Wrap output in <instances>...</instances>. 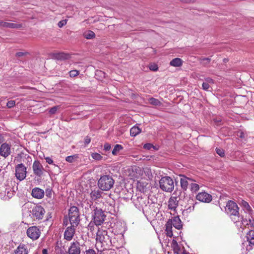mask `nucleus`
I'll list each match as a JSON object with an SVG mask.
<instances>
[{"mask_svg":"<svg viewBox=\"0 0 254 254\" xmlns=\"http://www.w3.org/2000/svg\"><path fill=\"white\" fill-rule=\"evenodd\" d=\"M225 210L226 212L231 216L234 223L239 222L242 219V217L239 215V207L233 201L229 200L227 202Z\"/></svg>","mask_w":254,"mask_h":254,"instance_id":"f257e3e1","label":"nucleus"},{"mask_svg":"<svg viewBox=\"0 0 254 254\" xmlns=\"http://www.w3.org/2000/svg\"><path fill=\"white\" fill-rule=\"evenodd\" d=\"M115 181L110 175H103L98 180V185L102 190H109L113 188Z\"/></svg>","mask_w":254,"mask_h":254,"instance_id":"f03ea898","label":"nucleus"},{"mask_svg":"<svg viewBox=\"0 0 254 254\" xmlns=\"http://www.w3.org/2000/svg\"><path fill=\"white\" fill-rule=\"evenodd\" d=\"M160 189L166 192H171L174 188L173 180L170 177H162L159 181Z\"/></svg>","mask_w":254,"mask_h":254,"instance_id":"7ed1b4c3","label":"nucleus"},{"mask_svg":"<svg viewBox=\"0 0 254 254\" xmlns=\"http://www.w3.org/2000/svg\"><path fill=\"white\" fill-rule=\"evenodd\" d=\"M68 216L71 225L73 227L77 226L80 221L78 208L74 206L71 207L69 210Z\"/></svg>","mask_w":254,"mask_h":254,"instance_id":"20e7f679","label":"nucleus"},{"mask_svg":"<svg viewBox=\"0 0 254 254\" xmlns=\"http://www.w3.org/2000/svg\"><path fill=\"white\" fill-rule=\"evenodd\" d=\"M106 216L102 209L95 207L93 210V217L95 224L100 226L105 221Z\"/></svg>","mask_w":254,"mask_h":254,"instance_id":"39448f33","label":"nucleus"},{"mask_svg":"<svg viewBox=\"0 0 254 254\" xmlns=\"http://www.w3.org/2000/svg\"><path fill=\"white\" fill-rule=\"evenodd\" d=\"M13 194L14 191L8 183L0 186V197L1 198L8 199L13 196Z\"/></svg>","mask_w":254,"mask_h":254,"instance_id":"423d86ee","label":"nucleus"},{"mask_svg":"<svg viewBox=\"0 0 254 254\" xmlns=\"http://www.w3.org/2000/svg\"><path fill=\"white\" fill-rule=\"evenodd\" d=\"M45 209L40 205L34 206L30 211V216L34 219L40 220L43 218Z\"/></svg>","mask_w":254,"mask_h":254,"instance_id":"0eeeda50","label":"nucleus"},{"mask_svg":"<svg viewBox=\"0 0 254 254\" xmlns=\"http://www.w3.org/2000/svg\"><path fill=\"white\" fill-rule=\"evenodd\" d=\"M132 202L134 206L138 209H143L149 203L147 198L145 196L135 195L132 198Z\"/></svg>","mask_w":254,"mask_h":254,"instance_id":"6e6552de","label":"nucleus"},{"mask_svg":"<svg viewBox=\"0 0 254 254\" xmlns=\"http://www.w3.org/2000/svg\"><path fill=\"white\" fill-rule=\"evenodd\" d=\"M26 167L22 163L15 166V177L19 181L23 180L26 177Z\"/></svg>","mask_w":254,"mask_h":254,"instance_id":"1a4fd4ad","label":"nucleus"},{"mask_svg":"<svg viewBox=\"0 0 254 254\" xmlns=\"http://www.w3.org/2000/svg\"><path fill=\"white\" fill-rule=\"evenodd\" d=\"M26 234L29 238L34 241L40 237L41 231L37 226H31L27 230Z\"/></svg>","mask_w":254,"mask_h":254,"instance_id":"9d476101","label":"nucleus"},{"mask_svg":"<svg viewBox=\"0 0 254 254\" xmlns=\"http://www.w3.org/2000/svg\"><path fill=\"white\" fill-rule=\"evenodd\" d=\"M11 153V145L7 143H2L0 146V156L6 158Z\"/></svg>","mask_w":254,"mask_h":254,"instance_id":"9b49d317","label":"nucleus"},{"mask_svg":"<svg viewBox=\"0 0 254 254\" xmlns=\"http://www.w3.org/2000/svg\"><path fill=\"white\" fill-rule=\"evenodd\" d=\"M33 173L38 177H41L43 174L44 168L39 161H35L32 165Z\"/></svg>","mask_w":254,"mask_h":254,"instance_id":"f8f14e48","label":"nucleus"},{"mask_svg":"<svg viewBox=\"0 0 254 254\" xmlns=\"http://www.w3.org/2000/svg\"><path fill=\"white\" fill-rule=\"evenodd\" d=\"M197 200L205 203H209L212 200V196L210 194L203 191L199 192L196 196Z\"/></svg>","mask_w":254,"mask_h":254,"instance_id":"ddd939ff","label":"nucleus"},{"mask_svg":"<svg viewBox=\"0 0 254 254\" xmlns=\"http://www.w3.org/2000/svg\"><path fill=\"white\" fill-rule=\"evenodd\" d=\"M68 254H80L81 250L79 243L74 242L71 243L68 250Z\"/></svg>","mask_w":254,"mask_h":254,"instance_id":"4468645a","label":"nucleus"},{"mask_svg":"<svg viewBox=\"0 0 254 254\" xmlns=\"http://www.w3.org/2000/svg\"><path fill=\"white\" fill-rule=\"evenodd\" d=\"M180 177L181 187L183 190H186L188 186H190V183L192 182V179L184 175H181Z\"/></svg>","mask_w":254,"mask_h":254,"instance_id":"2eb2a0df","label":"nucleus"},{"mask_svg":"<svg viewBox=\"0 0 254 254\" xmlns=\"http://www.w3.org/2000/svg\"><path fill=\"white\" fill-rule=\"evenodd\" d=\"M71 225L70 227H68L65 230L64 233V238L67 241H70L72 240L74 234H75V228Z\"/></svg>","mask_w":254,"mask_h":254,"instance_id":"dca6fc26","label":"nucleus"},{"mask_svg":"<svg viewBox=\"0 0 254 254\" xmlns=\"http://www.w3.org/2000/svg\"><path fill=\"white\" fill-rule=\"evenodd\" d=\"M167 222H170L172 226L177 229L179 230L182 228V221L178 216L174 217L172 219L168 220Z\"/></svg>","mask_w":254,"mask_h":254,"instance_id":"f3484780","label":"nucleus"},{"mask_svg":"<svg viewBox=\"0 0 254 254\" xmlns=\"http://www.w3.org/2000/svg\"><path fill=\"white\" fill-rule=\"evenodd\" d=\"M31 195L34 198L41 199L44 196V191L39 188H35L32 190Z\"/></svg>","mask_w":254,"mask_h":254,"instance_id":"a211bd4d","label":"nucleus"},{"mask_svg":"<svg viewBox=\"0 0 254 254\" xmlns=\"http://www.w3.org/2000/svg\"><path fill=\"white\" fill-rule=\"evenodd\" d=\"M179 200L175 196H171L168 201V208L170 210H175L178 205Z\"/></svg>","mask_w":254,"mask_h":254,"instance_id":"6ab92c4d","label":"nucleus"},{"mask_svg":"<svg viewBox=\"0 0 254 254\" xmlns=\"http://www.w3.org/2000/svg\"><path fill=\"white\" fill-rule=\"evenodd\" d=\"M28 246L25 244L19 245L14 250L15 254H28Z\"/></svg>","mask_w":254,"mask_h":254,"instance_id":"aec40b11","label":"nucleus"},{"mask_svg":"<svg viewBox=\"0 0 254 254\" xmlns=\"http://www.w3.org/2000/svg\"><path fill=\"white\" fill-rule=\"evenodd\" d=\"M0 26L8 28H19L22 27V25L17 23L1 21L0 22Z\"/></svg>","mask_w":254,"mask_h":254,"instance_id":"412c9836","label":"nucleus"},{"mask_svg":"<svg viewBox=\"0 0 254 254\" xmlns=\"http://www.w3.org/2000/svg\"><path fill=\"white\" fill-rule=\"evenodd\" d=\"M102 193L103 192L99 189L94 190L90 193V198L92 201H95L101 198Z\"/></svg>","mask_w":254,"mask_h":254,"instance_id":"4be33fe9","label":"nucleus"},{"mask_svg":"<svg viewBox=\"0 0 254 254\" xmlns=\"http://www.w3.org/2000/svg\"><path fill=\"white\" fill-rule=\"evenodd\" d=\"M107 232L106 231L98 230L97 232L96 240L101 243H103L105 240V236L107 235Z\"/></svg>","mask_w":254,"mask_h":254,"instance_id":"5701e85b","label":"nucleus"},{"mask_svg":"<svg viewBox=\"0 0 254 254\" xmlns=\"http://www.w3.org/2000/svg\"><path fill=\"white\" fill-rule=\"evenodd\" d=\"M55 59L58 60H64L69 58V55L64 53H57L53 55Z\"/></svg>","mask_w":254,"mask_h":254,"instance_id":"b1692460","label":"nucleus"},{"mask_svg":"<svg viewBox=\"0 0 254 254\" xmlns=\"http://www.w3.org/2000/svg\"><path fill=\"white\" fill-rule=\"evenodd\" d=\"M183 64V61L178 58H175L173 59L170 63V64L171 66L174 67H179L181 66Z\"/></svg>","mask_w":254,"mask_h":254,"instance_id":"393cba45","label":"nucleus"},{"mask_svg":"<svg viewBox=\"0 0 254 254\" xmlns=\"http://www.w3.org/2000/svg\"><path fill=\"white\" fill-rule=\"evenodd\" d=\"M141 129L137 126H134L130 129V134L131 136H135L141 132Z\"/></svg>","mask_w":254,"mask_h":254,"instance_id":"a878e982","label":"nucleus"},{"mask_svg":"<svg viewBox=\"0 0 254 254\" xmlns=\"http://www.w3.org/2000/svg\"><path fill=\"white\" fill-rule=\"evenodd\" d=\"M247 240L252 245H254V231L250 230L247 234Z\"/></svg>","mask_w":254,"mask_h":254,"instance_id":"bb28decb","label":"nucleus"},{"mask_svg":"<svg viewBox=\"0 0 254 254\" xmlns=\"http://www.w3.org/2000/svg\"><path fill=\"white\" fill-rule=\"evenodd\" d=\"M172 226L170 222H167L166 224V232L168 237H172L173 236Z\"/></svg>","mask_w":254,"mask_h":254,"instance_id":"cd10ccee","label":"nucleus"},{"mask_svg":"<svg viewBox=\"0 0 254 254\" xmlns=\"http://www.w3.org/2000/svg\"><path fill=\"white\" fill-rule=\"evenodd\" d=\"M195 181L192 180V182L190 184V188L192 192H196L199 189V185L195 183Z\"/></svg>","mask_w":254,"mask_h":254,"instance_id":"c85d7f7f","label":"nucleus"},{"mask_svg":"<svg viewBox=\"0 0 254 254\" xmlns=\"http://www.w3.org/2000/svg\"><path fill=\"white\" fill-rule=\"evenodd\" d=\"M84 37L87 39H91L95 37V34L92 31H88L84 33Z\"/></svg>","mask_w":254,"mask_h":254,"instance_id":"c756f323","label":"nucleus"},{"mask_svg":"<svg viewBox=\"0 0 254 254\" xmlns=\"http://www.w3.org/2000/svg\"><path fill=\"white\" fill-rule=\"evenodd\" d=\"M123 149V146L120 144H116L112 150V154L114 155H116L118 154V153Z\"/></svg>","mask_w":254,"mask_h":254,"instance_id":"7c9ffc66","label":"nucleus"},{"mask_svg":"<svg viewBox=\"0 0 254 254\" xmlns=\"http://www.w3.org/2000/svg\"><path fill=\"white\" fill-rule=\"evenodd\" d=\"M149 102L151 105L155 106H159L161 104L160 102L157 99L154 98H150L149 99Z\"/></svg>","mask_w":254,"mask_h":254,"instance_id":"2f4dec72","label":"nucleus"},{"mask_svg":"<svg viewBox=\"0 0 254 254\" xmlns=\"http://www.w3.org/2000/svg\"><path fill=\"white\" fill-rule=\"evenodd\" d=\"M200 60L201 64L204 65H206L210 63L211 59L209 58H201Z\"/></svg>","mask_w":254,"mask_h":254,"instance_id":"473e14b6","label":"nucleus"},{"mask_svg":"<svg viewBox=\"0 0 254 254\" xmlns=\"http://www.w3.org/2000/svg\"><path fill=\"white\" fill-rule=\"evenodd\" d=\"M91 156L93 159L97 160H100L102 158V156L98 153H93L92 154Z\"/></svg>","mask_w":254,"mask_h":254,"instance_id":"72a5a7b5","label":"nucleus"},{"mask_svg":"<svg viewBox=\"0 0 254 254\" xmlns=\"http://www.w3.org/2000/svg\"><path fill=\"white\" fill-rule=\"evenodd\" d=\"M79 74V71L77 70H73L69 71V76L71 77H74Z\"/></svg>","mask_w":254,"mask_h":254,"instance_id":"f704fd0d","label":"nucleus"},{"mask_svg":"<svg viewBox=\"0 0 254 254\" xmlns=\"http://www.w3.org/2000/svg\"><path fill=\"white\" fill-rule=\"evenodd\" d=\"M59 108H60L59 106H54V107L51 108V109H50L49 112L51 114H52V115L55 114Z\"/></svg>","mask_w":254,"mask_h":254,"instance_id":"c9c22d12","label":"nucleus"},{"mask_svg":"<svg viewBox=\"0 0 254 254\" xmlns=\"http://www.w3.org/2000/svg\"><path fill=\"white\" fill-rule=\"evenodd\" d=\"M190 201H191L192 202L191 203L192 204V206H189V207H187L186 208V210L188 212H191V211H193L194 210V205H195V204L197 203V202L194 203L193 199H190Z\"/></svg>","mask_w":254,"mask_h":254,"instance_id":"e433bc0d","label":"nucleus"},{"mask_svg":"<svg viewBox=\"0 0 254 254\" xmlns=\"http://www.w3.org/2000/svg\"><path fill=\"white\" fill-rule=\"evenodd\" d=\"M15 105V101L14 100H10L7 102L6 106L8 108L13 107Z\"/></svg>","mask_w":254,"mask_h":254,"instance_id":"4c0bfd02","label":"nucleus"},{"mask_svg":"<svg viewBox=\"0 0 254 254\" xmlns=\"http://www.w3.org/2000/svg\"><path fill=\"white\" fill-rule=\"evenodd\" d=\"M216 151L217 153L221 157L224 156V151L223 149L220 148H216Z\"/></svg>","mask_w":254,"mask_h":254,"instance_id":"58836bf2","label":"nucleus"},{"mask_svg":"<svg viewBox=\"0 0 254 254\" xmlns=\"http://www.w3.org/2000/svg\"><path fill=\"white\" fill-rule=\"evenodd\" d=\"M84 254H97L96 252L92 249H89L84 252Z\"/></svg>","mask_w":254,"mask_h":254,"instance_id":"ea45409f","label":"nucleus"},{"mask_svg":"<svg viewBox=\"0 0 254 254\" xmlns=\"http://www.w3.org/2000/svg\"><path fill=\"white\" fill-rule=\"evenodd\" d=\"M149 67V69L152 71H156L158 69L157 65L156 64H150Z\"/></svg>","mask_w":254,"mask_h":254,"instance_id":"a19ab883","label":"nucleus"},{"mask_svg":"<svg viewBox=\"0 0 254 254\" xmlns=\"http://www.w3.org/2000/svg\"><path fill=\"white\" fill-rule=\"evenodd\" d=\"M153 147L154 145L151 143H146L143 146V148L147 150H150Z\"/></svg>","mask_w":254,"mask_h":254,"instance_id":"79ce46f5","label":"nucleus"},{"mask_svg":"<svg viewBox=\"0 0 254 254\" xmlns=\"http://www.w3.org/2000/svg\"><path fill=\"white\" fill-rule=\"evenodd\" d=\"M74 158H75L74 156H68L66 157L65 160L68 162L71 163V162H73Z\"/></svg>","mask_w":254,"mask_h":254,"instance_id":"37998d69","label":"nucleus"},{"mask_svg":"<svg viewBox=\"0 0 254 254\" xmlns=\"http://www.w3.org/2000/svg\"><path fill=\"white\" fill-rule=\"evenodd\" d=\"M246 225L251 227H254V220L249 219V223H247Z\"/></svg>","mask_w":254,"mask_h":254,"instance_id":"c03bdc74","label":"nucleus"},{"mask_svg":"<svg viewBox=\"0 0 254 254\" xmlns=\"http://www.w3.org/2000/svg\"><path fill=\"white\" fill-rule=\"evenodd\" d=\"M33 254H48V252L47 249H43L42 250L41 253H40V252L37 251V252H35Z\"/></svg>","mask_w":254,"mask_h":254,"instance_id":"a18cd8bd","label":"nucleus"},{"mask_svg":"<svg viewBox=\"0 0 254 254\" xmlns=\"http://www.w3.org/2000/svg\"><path fill=\"white\" fill-rule=\"evenodd\" d=\"M209 87H210V86L208 83L203 82L202 83V88L204 90H206V91L208 90Z\"/></svg>","mask_w":254,"mask_h":254,"instance_id":"49530a36","label":"nucleus"},{"mask_svg":"<svg viewBox=\"0 0 254 254\" xmlns=\"http://www.w3.org/2000/svg\"><path fill=\"white\" fill-rule=\"evenodd\" d=\"M104 149L106 150V151H109L111 149V144H110L109 143H105L104 144Z\"/></svg>","mask_w":254,"mask_h":254,"instance_id":"de8ad7c7","label":"nucleus"},{"mask_svg":"<svg viewBox=\"0 0 254 254\" xmlns=\"http://www.w3.org/2000/svg\"><path fill=\"white\" fill-rule=\"evenodd\" d=\"M45 160L47 163H48L49 164H52L53 163V161L52 159L50 157H45Z\"/></svg>","mask_w":254,"mask_h":254,"instance_id":"09e8293b","label":"nucleus"},{"mask_svg":"<svg viewBox=\"0 0 254 254\" xmlns=\"http://www.w3.org/2000/svg\"><path fill=\"white\" fill-rule=\"evenodd\" d=\"M66 23V20H62L58 23V26L59 27H62L63 26L65 25Z\"/></svg>","mask_w":254,"mask_h":254,"instance_id":"8fccbe9b","label":"nucleus"},{"mask_svg":"<svg viewBox=\"0 0 254 254\" xmlns=\"http://www.w3.org/2000/svg\"><path fill=\"white\" fill-rule=\"evenodd\" d=\"M90 141H91L90 138L88 136H86L84 139V144L85 145H87L90 142Z\"/></svg>","mask_w":254,"mask_h":254,"instance_id":"3c124183","label":"nucleus"},{"mask_svg":"<svg viewBox=\"0 0 254 254\" xmlns=\"http://www.w3.org/2000/svg\"><path fill=\"white\" fill-rule=\"evenodd\" d=\"M240 221H241L242 224L245 226H247L246 223H249V220H247V219H243L242 217Z\"/></svg>","mask_w":254,"mask_h":254,"instance_id":"603ef678","label":"nucleus"},{"mask_svg":"<svg viewBox=\"0 0 254 254\" xmlns=\"http://www.w3.org/2000/svg\"><path fill=\"white\" fill-rule=\"evenodd\" d=\"M27 54V53H24V52H17L16 54V56L17 57H22V56H23L24 55H26Z\"/></svg>","mask_w":254,"mask_h":254,"instance_id":"864d4df0","label":"nucleus"},{"mask_svg":"<svg viewBox=\"0 0 254 254\" xmlns=\"http://www.w3.org/2000/svg\"><path fill=\"white\" fill-rule=\"evenodd\" d=\"M243 205L247 209L249 210L250 208V206L248 203L246 201H244L243 202Z\"/></svg>","mask_w":254,"mask_h":254,"instance_id":"5fc2aeb1","label":"nucleus"},{"mask_svg":"<svg viewBox=\"0 0 254 254\" xmlns=\"http://www.w3.org/2000/svg\"><path fill=\"white\" fill-rule=\"evenodd\" d=\"M205 81H206V83H208V84L213 83V79H212L211 78H207L205 79Z\"/></svg>","mask_w":254,"mask_h":254,"instance_id":"6e6d98bb","label":"nucleus"},{"mask_svg":"<svg viewBox=\"0 0 254 254\" xmlns=\"http://www.w3.org/2000/svg\"><path fill=\"white\" fill-rule=\"evenodd\" d=\"M3 141V136L1 134H0V144L2 143Z\"/></svg>","mask_w":254,"mask_h":254,"instance_id":"4d7b16f0","label":"nucleus"},{"mask_svg":"<svg viewBox=\"0 0 254 254\" xmlns=\"http://www.w3.org/2000/svg\"><path fill=\"white\" fill-rule=\"evenodd\" d=\"M152 148H153L154 150H157L158 149V148L156 146H154L153 147H152Z\"/></svg>","mask_w":254,"mask_h":254,"instance_id":"13d9d810","label":"nucleus"}]
</instances>
